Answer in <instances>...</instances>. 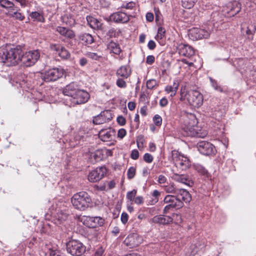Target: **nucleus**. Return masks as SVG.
Segmentation results:
<instances>
[{
	"mask_svg": "<svg viewBox=\"0 0 256 256\" xmlns=\"http://www.w3.org/2000/svg\"><path fill=\"white\" fill-rule=\"evenodd\" d=\"M22 50L20 46L16 47L6 45L0 48V62L7 66H15L20 60Z\"/></svg>",
	"mask_w": 256,
	"mask_h": 256,
	"instance_id": "nucleus-1",
	"label": "nucleus"
},
{
	"mask_svg": "<svg viewBox=\"0 0 256 256\" xmlns=\"http://www.w3.org/2000/svg\"><path fill=\"white\" fill-rule=\"evenodd\" d=\"M187 100L190 105L194 108H199L203 104V96L198 90H190L185 92V88L180 90V98L182 101Z\"/></svg>",
	"mask_w": 256,
	"mask_h": 256,
	"instance_id": "nucleus-2",
	"label": "nucleus"
},
{
	"mask_svg": "<svg viewBox=\"0 0 256 256\" xmlns=\"http://www.w3.org/2000/svg\"><path fill=\"white\" fill-rule=\"evenodd\" d=\"M73 206L80 210H84L92 203L90 196L86 192H80L74 194L71 198Z\"/></svg>",
	"mask_w": 256,
	"mask_h": 256,
	"instance_id": "nucleus-3",
	"label": "nucleus"
},
{
	"mask_svg": "<svg viewBox=\"0 0 256 256\" xmlns=\"http://www.w3.org/2000/svg\"><path fill=\"white\" fill-rule=\"evenodd\" d=\"M172 158L176 166L182 170H186L192 165L190 160L187 156L182 154L176 150L172 152Z\"/></svg>",
	"mask_w": 256,
	"mask_h": 256,
	"instance_id": "nucleus-4",
	"label": "nucleus"
},
{
	"mask_svg": "<svg viewBox=\"0 0 256 256\" xmlns=\"http://www.w3.org/2000/svg\"><path fill=\"white\" fill-rule=\"evenodd\" d=\"M66 251L72 256H81L86 252V246L80 241L75 240L66 244Z\"/></svg>",
	"mask_w": 256,
	"mask_h": 256,
	"instance_id": "nucleus-5",
	"label": "nucleus"
},
{
	"mask_svg": "<svg viewBox=\"0 0 256 256\" xmlns=\"http://www.w3.org/2000/svg\"><path fill=\"white\" fill-rule=\"evenodd\" d=\"M40 54L37 50L22 52L20 62L24 66L28 67L34 65L40 58Z\"/></svg>",
	"mask_w": 256,
	"mask_h": 256,
	"instance_id": "nucleus-6",
	"label": "nucleus"
},
{
	"mask_svg": "<svg viewBox=\"0 0 256 256\" xmlns=\"http://www.w3.org/2000/svg\"><path fill=\"white\" fill-rule=\"evenodd\" d=\"M64 70L60 68H54L45 72L42 79L46 82H54L64 75Z\"/></svg>",
	"mask_w": 256,
	"mask_h": 256,
	"instance_id": "nucleus-7",
	"label": "nucleus"
},
{
	"mask_svg": "<svg viewBox=\"0 0 256 256\" xmlns=\"http://www.w3.org/2000/svg\"><path fill=\"white\" fill-rule=\"evenodd\" d=\"M89 98V94L86 90L80 89L71 98H70V106L85 104Z\"/></svg>",
	"mask_w": 256,
	"mask_h": 256,
	"instance_id": "nucleus-8",
	"label": "nucleus"
},
{
	"mask_svg": "<svg viewBox=\"0 0 256 256\" xmlns=\"http://www.w3.org/2000/svg\"><path fill=\"white\" fill-rule=\"evenodd\" d=\"M196 146L200 153L204 155L210 156L214 154L216 152L214 146L207 141H200L198 142Z\"/></svg>",
	"mask_w": 256,
	"mask_h": 256,
	"instance_id": "nucleus-9",
	"label": "nucleus"
},
{
	"mask_svg": "<svg viewBox=\"0 0 256 256\" xmlns=\"http://www.w3.org/2000/svg\"><path fill=\"white\" fill-rule=\"evenodd\" d=\"M210 35V30L204 28H194L188 32V36L192 40L206 38Z\"/></svg>",
	"mask_w": 256,
	"mask_h": 256,
	"instance_id": "nucleus-10",
	"label": "nucleus"
},
{
	"mask_svg": "<svg viewBox=\"0 0 256 256\" xmlns=\"http://www.w3.org/2000/svg\"><path fill=\"white\" fill-rule=\"evenodd\" d=\"M106 173L104 166L98 167L90 172L88 175V180L90 182H95L102 179Z\"/></svg>",
	"mask_w": 256,
	"mask_h": 256,
	"instance_id": "nucleus-11",
	"label": "nucleus"
},
{
	"mask_svg": "<svg viewBox=\"0 0 256 256\" xmlns=\"http://www.w3.org/2000/svg\"><path fill=\"white\" fill-rule=\"evenodd\" d=\"M241 10L240 4L237 1H234L228 4L224 8V14H227V16H234L238 14Z\"/></svg>",
	"mask_w": 256,
	"mask_h": 256,
	"instance_id": "nucleus-12",
	"label": "nucleus"
},
{
	"mask_svg": "<svg viewBox=\"0 0 256 256\" xmlns=\"http://www.w3.org/2000/svg\"><path fill=\"white\" fill-rule=\"evenodd\" d=\"M142 241V236L136 234H129L125 239L124 244L130 248H132L138 246Z\"/></svg>",
	"mask_w": 256,
	"mask_h": 256,
	"instance_id": "nucleus-13",
	"label": "nucleus"
},
{
	"mask_svg": "<svg viewBox=\"0 0 256 256\" xmlns=\"http://www.w3.org/2000/svg\"><path fill=\"white\" fill-rule=\"evenodd\" d=\"M110 20L116 23H126L130 20L129 16L125 12H118L110 14Z\"/></svg>",
	"mask_w": 256,
	"mask_h": 256,
	"instance_id": "nucleus-14",
	"label": "nucleus"
},
{
	"mask_svg": "<svg viewBox=\"0 0 256 256\" xmlns=\"http://www.w3.org/2000/svg\"><path fill=\"white\" fill-rule=\"evenodd\" d=\"M112 118L110 111L104 110L93 118V122L96 124H100L108 122Z\"/></svg>",
	"mask_w": 256,
	"mask_h": 256,
	"instance_id": "nucleus-15",
	"label": "nucleus"
},
{
	"mask_svg": "<svg viewBox=\"0 0 256 256\" xmlns=\"http://www.w3.org/2000/svg\"><path fill=\"white\" fill-rule=\"evenodd\" d=\"M50 50L56 52L61 58L68 59L70 57L68 51L64 46L59 44H52L50 46Z\"/></svg>",
	"mask_w": 256,
	"mask_h": 256,
	"instance_id": "nucleus-16",
	"label": "nucleus"
},
{
	"mask_svg": "<svg viewBox=\"0 0 256 256\" xmlns=\"http://www.w3.org/2000/svg\"><path fill=\"white\" fill-rule=\"evenodd\" d=\"M178 54L182 56L190 58L194 54V48L186 44H180L178 46Z\"/></svg>",
	"mask_w": 256,
	"mask_h": 256,
	"instance_id": "nucleus-17",
	"label": "nucleus"
},
{
	"mask_svg": "<svg viewBox=\"0 0 256 256\" xmlns=\"http://www.w3.org/2000/svg\"><path fill=\"white\" fill-rule=\"evenodd\" d=\"M116 131L114 130L109 128L105 130H102L99 132L98 136L104 142H108L112 140L115 136Z\"/></svg>",
	"mask_w": 256,
	"mask_h": 256,
	"instance_id": "nucleus-18",
	"label": "nucleus"
},
{
	"mask_svg": "<svg viewBox=\"0 0 256 256\" xmlns=\"http://www.w3.org/2000/svg\"><path fill=\"white\" fill-rule=\"evenodd\" d=\"M79 90L78 84L76 82H72L64 88L62 93L71 98Z\"/></svg>",
	"mask_w": 256,
	"mask_h": 256,
	"instance_id": "nucleus-19",
	"label": "nucleus"
},
{
	"mask_svg": "<svg viewBox=\"0 0 256 256\" xmlns=\"http://www.w3.org/2000/svg\"><path fill=\"white\" fill-rule=\"evenodd\" d=\"M176 197L179 200H182L186 203L190 202L192 200V196L189 192L183 188H178L176 194Z\"/></svg>",
	"mask_w": 256,
	"mask_h": 256,
	"instance_id": "nucleus-20",
	"label": "nucleus"
},
{
	"mask_svg": "<svg viewBox=\"0 0 256 256\" xmlns=\"http://www.w3.org/2000/svg\"><path fill=\"white\" fill-rule=\"evenodd\" d=\"M224 20L222 13L220 12H214L210 16V22L214 27L218 28L222 23Z\"/></svg>",
	"mask_w": 256,
	"mask_h": 256,
	"instance_id": "nucleus-21",
	"label": "nucleus"
},
{
	"mask_svg": "<svg viewBox=\"0 0 256 256\" xmlns=\"http://www.w3.org/2000/svg\"><path fill=\"white\" fill-rule=\"evenodd\" d=\"M164 203L172 204L176 207V208L178 209L184 206L182 200H178L176 195H167L164 198Z\"/></svg>",
	"mask_w": 256,
	"mask_h": 256,
	"instance_id": "nucleus-22",
	"label": "nucleus"
},
{
	"mask_svg": "<svg viewBox=\"0 0 256 256\" xmlns=\"http://www.w3.org/2000/svg\"><path fill=\"white\" fill-rule=\"evenodd\" d=\"M172 178L175 181L188 186H191L192 184V182L190 180L189 176L187 174H180L176 173L174 174Z\"/></svg>",
	"mask_w": 256,
	"mask_h": 256,
	"instance_id": "nucleus-23",
	"label": "nucleus"
},
{
	"mask_svg": "<svg viewBox=\"0 0 256 256\" xmlns=\"http://www.w3.org/2000/svg\"><path fill=\"white\" fill-rule=\"evenodd\" d=\"M204 245L200 244L199 242L192 244L186 252L187 256H194L202 250Z\"/></svg>",
	"mask_w": 256,
	"mask_h": 256,
	"instance_id": "nucleus-24",
	"label": "nucleus"
},
{
	"mask_svg": "<svg viewBox=\"0 0 256 256\" xmlns=\"http://www.w3.org/2000/svg\"><path fill=\"white\" fill-rule=\"evenodd\" d=\"M56 32L62 36L70 39L73 38L75 36L73 30L63 26H58L56 28Z\"/></svg>",
	"mask_w": 256,
	"mask_h": 256,
	"instance_id": "nucleus-25",
	"label": "nucleus"
},
{
	"mask_svg": "<svg viewBox=\"0 0 256 256\" xmlns=\"http://www.w3.org/2000/svg\"><path fill=\"white\" fill-rule=\"evenodd\" d=\"M86 20L88 25L94 29H101L102 28V24L96 18L88 16H86Z\"/></svg>",
	"mask_w": 256,
	"mask_h": 256,
	"instance_id": "nucleus-26",
	"label": "nucleus"
},
{
	"mask_svg": "<svg viewBox=\"0 0 256 256\" xmlns=\"http://www.w3.org/2000/svg\"><path fill=\"white\" fill-rule=\"evenodd\" d=\"M179 82L178 80H174L172 85H168L165 87V91L167 94H170L171 97L174 96L178 90Z\"/></svg>",
	"mask_w": 256,
	"mask_h": 256,
	"instance_id": "nucleus-27",
	"label": "nucleus"
},
{
	"mask_svg": "<svg viewBox=\"0 0 256 256\" xmlns=\"http://www.w3.org/2000/svg\"><path fill=\"white\" fill-rule=\"evenodd\" d=\"M131 74L130 69L128 66H122L116 71V75L124 78H128Z\"/></svg>",
	"mask_w": 256,
	"mask_h": 256,
	"instance_id": "nucleus-28",
	"label": "nucleus"
},
{
	"mask_svg": "<svg viewBox=\"0 0 256 256\" xmlns=\"http://www.w3.org/2000/svg\"><path fill=\"white\" fill-rule=\"evenodd\" d=\"M78 38L82 43L85 44H92L94 41L93 36L90 34L86 32L80 34L78 36Z\"/></svg>",
	"mask_w": 256,
	"mask_h": 256,
	"instance_id": "nucleus-29",
	"label": "nucleus"
},
{
	"mask_svg": "<svg viewBox=\"0 0 256 256\" xmlns=\"http://www.w3.org/2000/svg\"><path fill=\"white\" fill-rule=\"evenodd\" d=\"M0 7L10 12L14 10L15 5L10 0H0Z\"/></svg>",
	"mask_w": 256,
	"mask_h": 256,
	"instance_id": "nucleus-30",
	"label": "nucleus"
},
{
	"mask_svg": "<svg viewBox=\"0 0 256 256\" xmlns=\"http://www.w3.org/2000/svg\"><path fill=\"white\" fill-rule=\"evenodd\" d=\"M29 16L34 22H44L45 18L42 12H32L30 13Z\"/></svg>",
	"mask_w": 256,
	"mask_h": 256,
	"instance_id": "nucleus-31",
	"label": "nucleus"
},
{
	"mask_svg": "<svg viewBox=\"0 0 256 256\" xmlns=\"http://www.w3.org/2000/svg\"><path fill=\"white\" fill-rule=\"evenodd\" d=\"M108 49L110 52H113L116 54H119L121 52V49L120 45L113 41H111L107 46Z\"/></svg>",
	"mask_w": 256,
	"mask_h": 256,
	"instance_id": "nucleus-32",
	"label": "nucleus"
},
{
	"mask_svg": "<svg viewBox=\"0 0 256 256\" xmlns=\"http://www.w3.org/2000/svg\"><path fill=\"white\" fill-rule=\"evenodd\" d=\"M193 168L200 175L208 177L209 174L208 170L202 166L198 164H194Z\"/></svg>",
	"mask_w": 256,
	"mask_h": 256,
	"instance_id": "nucleus-33",
	"label": "nucleus"
},
{
	"mask_svg": "<svg viewBox=\"0 0 256 256\" xmlns=\"http://www.w3.org/2000/svg\"><path fill=\"white\" fill-rule=\"evenodd\" d=\"M62 20L68 26H72L75 24V20L71 14H64L62 16Z\"/></svg>",
	"mask_w": 256,
	"mask_h": 256,
	"instance_id": "nucleus-34",
	"label": "nucleus"
},
{
	"mask_svg": "<svg viewBox=\"0 0 256 256\" xmlns=\"http://www.w3.org/2000/svg\"><path fill=\"white\" fill-rule=\"evenodd\" d=\"M90 221L93 222V224H91L92 226L96 228L100 226L103 225L104 220L100 217H94L90 218Z\"/></svg>",
	"mask_w": 256,
	"mask_h": 256,
	"instance_id": "nucleus-35",
	"label": "nucleus"
},
{
	"mask_svg": "<svg viewBox=\"0 0 256 256\" xmlns=\"http://www.w3.org/2000/svg\"><path fill=\"white\" fill-rule=\"evenodd\" d=\"M256 30V26L254 24H250L247 27L246 30V34L248 36V38L250 40H252L253 39V36Z\"/></svg>",
	"mask_w": 256,
	"mask_h": 256,
	"instance_id": "nucleus-36",
	"label": "nucleus"
},
{
	"mask_svg": "<svg viewBox=\"0 0 256 256\" xmlns=\"http://www.w3.org/2000/svg\"><path fill=\"white\" fill-rule=\"evenodd\" d=\"M198 0H182V6L188 9L192 8Z\"/></svg>",
	"mask_w": 256,
	"mask_h": 256,
	"instance_id": "nucleus-37",
	"label": "nucleus"
},
{
	"mask_svg": "<svg viewBox=\"0 0 256 256\" xmlns=\"http://www.w3.org/2000/svg\"><path fill=\"white\" fill-rule=\"evenodd\" d=\"M8 16L10 18H14L15 20L22 21L23 20L25 16L22 13L18 12V11L14 12L12 13H8Z\"/></svg>",
	"mask_w": 256,
	"mask_h": 256,
	"instance_id": "nucleus-38",
	"label": "nucleus"
},
{
	"mask_svg": "<svg viewBox=\"0 0 256 256\" xmlns=\"http://www.w3.org/2000/svg\"><path fill=\"white\" fill-rule=\"evenodd\" d=\"M160 194V193L159 191L156 190H154L152 194V197H154V198L150 201V204L152 205H153L158 202L159 200Z\"/></svg>",
	"mask_w": 256,
	"mask_h": 256,
	"instance_id": "nucleus-39",
	"label": "nucleus"
},
{
	"mask_svg": "<svg viewBox=\"0 0 256 256\" xmlns=\"http://www.w3.org/2000/svg\"><path fill=\"white\" fill-rule=\"evenodd\" d=\"M178 188H177L174 186V184L165 186L164 188V190L167 193L174 194L175 195L176 194L177 190H178Z\"/></svg>",
	"mask_w": 256,
	"mask_h": 256,
	"instance_id": "nucleus-40",
	"label": "nucleus"
},
{
	"mask_svg": "<svg viewBox=\"0 0 256 256\" xmlns=\"http://www.w3.org/2000/svg\"><path fill=\"white\" fill-rule=\"evenodd\" d=\"M136 192L137 190L135 189H134L131 191L128 192L126 196V198L130 202H133L136 194Z\"/></svg>",
	"mask_w": 256,
	"mask_h": 256,
	"instance_id": "nucleus-41",
	"label": "nucleus"
},
{
	"mask_svg": "<svg viewBox=\"0 0 256 256\" xmlns=\"http://www.w3.org/2000/svg\"><path fill=\"white\" fill-rule=\"evenodd\" d=\"M136 169L134 166H130L128 170V178L130 180L133 178L136 175Z\"/></svg>",
	"mask_w": 256,
	"mask_h": 256,
	"instance_id": "nucleus-42",
	"label": "nucleus"
},
{
	"mask_svg": "<svg viewBox=\"0 0 256 256\" xmlns=\"http://www.w3.org/2000/svg\"><path fill=\"white\" fill-rule=\"evenodd\" d=\"M210 80L211 82L212 86L214 90L220 92H223L222 88L218 84L216 81L211 78H210Z\"/></svg>",
	"mask_w": 256,
	"mask_h": 256,
	"instance_id": "nucleus-43",
	"label": "nucleus"
},
{
	"mask_svg": "<svg viewBox=\"0 0 256 256\" xmlns=\"http://www.w3.org/2000/svg\"><path fill=\"white\" fill-rule=\"evenodd\" d=\"M166 31L164 29V28L162 27H160L158 28V34L156 36V38L158 40H161L162 39L164 36L165 34Z\"/></svg>",
	"mask_w": 256,
	"mask_h": 256,
	"instance_id": "nucleus-44",
	"label": "nucleus"
},
{
	"mask_svg": "<svg viewBox=\"0 0 256 256\" xmlns=\"http://www.w3.org/2000/svg\"><path fill=\"white\" fill-rule=\"evenodd\" d=\"M173 218L168 216H162V220L161 221V224H168L171 222H172Z\"/></svg>",
	"mask_w": 256,
	"mask_h": 256,
	"instance_id": "nucleus-45",
	"label": "nucleus"
},
{
	"mask_svg": "<svg viewBox=\"0 0 256 256\" xmlns=\"http://www.w3.org/2000/svg\"><path fill=\"white\" fill-rule=\"evenodd\" d=\"M153 121L156 126H160L162 124V118L158 114H156L153 118Z\"/></svg>",
	"mask_w": 256,
	"mask_h": 256,
	"instance_id": "nucleus-46",
	"label": "nucleus"
},
{
	"mask_svg": "<svg viewBox=\"0 0 256 256\" xmlns=\"http://www.w3.org/2000/svg\"><path fill=\"white\" fill-rule=\"evenodd\" d=\"M136 6V4L133 2H124L121 6L122 8H125L128 10H132Z\"/></svg>",
	"mask_w": 256,
	"mask_h": 256,
	"instance_id": "nucleus-47",
	"label": "nucleus"
},
{
	"mask_svg": "<svg viewBox=\"0 0 256 256\" xmlns=\"http://www.w3.org/2000/svg\"><path fill=\"white\" fill-rule=\"evenodd\" d=\"M156 85V81L155 80H149L146 82V87L148 89H152Z\"/></svg>",
	"mask_w": 256,
	"mask_h": 256,
	"instance_id": "nucleus-48",
	"label": "nucleus"
},
{
	"mask_svg": "<svg viewBox=\"0 0 256 256\" xmlns=\"http://www.w3.org/2000/svg\"><path fill=\"white\" fill-rule=\"evenodd\" d=\"M162 216L163 215H158L154 216L153 218L151 219L150 221L153 223L160 224Z\"/></svg>",
	"mask_w": 256,
	"mask_h": 256,
	"instance_id": "nucleus-49",
	"label": "nucleus"
},
{
	"mask_svg": "<svg viewBox=\"0 0 256 256\" xmlns=\"http://www.w3.org/2000/svg\"><path fill=\"white\" fill-rule=\"evenodd\" d=\"M50 256H65L64 254L58 250H50Z\"/></svg>",
	"mask_w": 256,
	"mask_h": 256,
	"instance_id": "nucleus-50",
	"label": "nucleus"
},
{
	"mask_svg": "<svg viewBox=\"0 0 256 256\" xmlns=\"http://www.w3.org/2000/svg\"><path fill=\"white\" fill-rule=\"evenodd\" d=\"M154 160L152 156L148 153H146L144 156V160L148 163H151Z\"/></svg>",
	"mask_w": 256,
	"mask_h": 256,
	"instance_id": "nucleus-51",
	"label": "nucleus"
},
{
	"mask_svg": "<svg viewBox=\"0 0 256 256\" xmlns=\"http://www.w3.org/2000/svg\"><path fill=\"white\" fill-rule=\"evenodd\" d=\"M116 85L120 88H124L126 86V82L122 78H118L116 80Z\"/></svg>",
	"mask_w": 256,
	"mask_h": 256,
	"instance_id": "nucleus-52",
	"label": "nucleus"
},
{
	"mask_svg": "<svg viewBox=\"0 0 256 256\" xmlns=\"http://www.w3.org/2000/svg\"><path fill=\"white\" fill-rule=\"evenodd\" d=\"M139 157V152L137 150H132L130 154V158L134 160L138 159Z\"/></svg>",
	"mask_w": 256,
	"mask_h": 256,
	"instance_id": "nucleus-53",
	"label": "nucleus"
},
{
	"mask_svg": "<svg viewBox=\"0 0 256 256\" xmlns=\"http://www.w3.org/2000/svg\"><path fill=\"white\" fill-rule=\"evenodd\" d=\"M133 202L136 204H142L144 202V199L142 196H138L134 198Z\"/></svg>",
	"mask_w": 256,
	"mask_h": 256,
	"instance_id": "nucleus-54",
	"label": "nucleus"
},
{
	"mask_svg": "<svg viewBox=\"0 0 256 256\" xmlns=\"http://www.w3.org/2000/svg\"><path fill=\"white\" fill-rule=\"evenodd\" d=\"M176 208V207L172 204H168L164 208L163 212L164 214H167L170 210Z\"/></svg>",
	"mask_w": 256,
	"mask_h": 256,
	"instance_id": "nucleus-55",
	"label": "nucleus"
},
{
	"mask_svg": "<svg viewBox=\"0 0 256 256\" xmlns=\"http://www.w3.org/2000/svg\"><path fill=\"white\" fill-rule=\"evenodd\" d=\"M121 221L124 224H126L128 220V216L126 212H122L121 215Z\"/></svg>",
	"mask_w": 256,
	"mask_h": 256,
	"instance_id": "nucleus-56",
	"label": "nucleus"
},
{
	"mask_svg": "<svg viewBox=\"0 0 256 256\" xmlns=\"http://www.w3.org/2000/svg\"><path fill=\"white\" fill-rule=\"evenodd\" d=\"M155 60V58L154 56L150 55L146 57V62L148 64H152Z\"/></svg>",
	"mask_w": 256,
	"mask_h": 256,
	"instance_id": "nucleus-57",
	"label": "nucleus"
},
{
	"mask_svg": "<svg viewBox=\"0 0 256 256\" xmlns=\"http://www.w3.org/2000/svg\"><path fill=\"white\" fill-rule=\"evenodd\" d=\"M166 178L164 176L160 174L158 176V182L160 184H164L166 183Z\"/></svg>",
	"mask_w": 256,
	"mask_h": 256,
	"instance_id": "nucleus-58",
	"label": "nucleus"
},
{
	"mask_svg": "<svg viewBox=\"0 0 256 256\" xmlns=\"http://www.w3.org/2000/svg\"><path fill=\"white\" fill-rule=\"evenodd\" d=\"M126 132L124 128H121L118 132V136L120 138H122L126 135Z\"/></svg>",
	"mask_w": 256,
	"mask_h": 256,
	"instance_id": "nucleus-59",
	"label": "nucleus"
},
{
	"mask_svg": "<svg viewBox=\"0 0 256 256\" xmlns=\"http://www.w3.org/2000/svg\"><path fill=\"white\" fill-rule=\"evenodd\" d=\"M88 58L95 60H98L100 58V56L94 52H89L88 54Z\"/></svg>",
	"mask_w": 256,
	"mask_h": 256,
	"instance_id": "nucleus-60",
	"label": "nucleus"
},
{
	"mask_svg": "<svg viewBox=\"0 0 256 256\" xmlns=\"http://www.w3.org/2000/svg\"><path fill=\"white\" fill-rule=\"evenodd\" d=\"M117 122L120 126H124L126 124V119L122 116H118L117 118Z\"/></svg>",
	"mask_w": 256,
	"mask_h": 256,
	"instance_id": "nucleus-61",
	"label": "nucleus"
},
{
	"mask_svg": "<svg viewBox=\"0 0 256 256\" xmlns=\"http://www.w3.org/2000/svg\"><path fill=\"white\" fill-rule=\"evenodd\" d=\"M168 104V100L165 97L162 98L160 100V105L161 107H164Z\"/></svg>",
	"mask_w": 256,
	"mask_h": 256,
	"instance_id": "nucleus-62",
	"label": "nucleus"
},
{
	"mask_svg": "<svg viewBox=\"0 0 256 256\" xmlns=\"http://www.w3.org/2000/svg\"><path fill=\"white\" fill-rule=\"evenodd\" d=\"M156 43L154 40H150L148 42V46L150 50H154L156 48Z\"/></svg>",
	"mask_w": 256,
	"mask_h": 256,
	"instance_id": "nucleus-63",
	"label": "nucleus"
},
{
	"mask_svg": "<svg viewBox=\"0 0 256 256\" xmlns=\"http://www.w3.org/2000/svg\"><path fill=\"white\" fill-rule=\"evenodd\" d=\"M146 19L148 21L151 22L154 20V15L152 12H148L146 14Z\"/></svg>",
	"mask_w": 256,
	"mask_h": 256,
	"instance_id": "nucleus-64",
	"label": "nucleus"
}]
</instances>
